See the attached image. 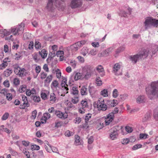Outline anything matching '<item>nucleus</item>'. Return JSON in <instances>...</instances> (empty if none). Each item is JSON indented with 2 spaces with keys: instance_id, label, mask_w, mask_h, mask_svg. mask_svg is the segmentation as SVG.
Here are the masks:
<instances>
[{
  "instance_id": "obj_1",
  "label": "nucleus",
  "mask_w": 158,
  "mask_h": 158,
  "mask_svg": "<svg viewBox=\"0 0 158 158\" xmlns=\"http://www.w3.org/2000/svg\"><path fill=\"white\" fill-rule=\"evenodd\" d=\"M146 91L150 99H153L155 97L158 98V81L152 82L150 86L146 88Z\"/></svg>"
},
{
  "instance_id": "obj_2",
  "label": "nucleus",
  "mask_w": 158,
  "mask_h": 158,
  "mask_svg": "<svg viewBox=\"0 0 158 158\" xmlns=\"http://www.w3.org/2000/svg\"><path fill=\"white\" fill-rule=\"evenodd\" d=\"M145 29L147 30L152 26L157 27H158V20L152 17H147L143 23Z\"/></svg>"
},
{
  "instance_id": "obj_3",
  "label": "nucleus",
  "mask_w": 158,
  "mask_h": 158,
  "mask_svg": "<svg viewBox=\"0 0 158 158\" xmlns=\"http://www.w3.org/2000/svg\"><path fill=\"white\" fill-rule=\"evenodd\" d=\"M149 51L148 49H144L140 51L139 54L130 56V60L134 63H136L138 60L141 59L143 56L146 57L148 56Z\"/></svg>"
},
{
  "instance_id": "obj_4",
  "label": "nucleus",
  "mask_w": 158,
  "mask_h": 158,
  "mask_svg": "<svg viewBox=\"0 0 158 158\" xmlns=\"http://www.w3.org/2000/svg\"><path fill=\"white\" fill-rule=\"evenodd\" d=\"M61 6V2L58 0H48L46 9L48 11L52 12L55 9V6L59 7Z\"/></svg>"
},
{
  "instance_id": "obj_5",
  "label": "nucleus",
  "mask_w": 158,
  "mask_h": 158,
  "mask_svg": "<svg viewBox=\"0 0 158 158\" xmlns=\"http://www.w3.org/2000/svg\"><path fill=\"white\" fill-rule=\"evenodd\" d=\"M24 27L25 24L21 23L17 27L12 28V31L13 35H19V34L23 33Z\"/></svg>"
},
{
  "instance_id": "obj_6",
  "label": "nucleus",
  "mask_w": 158,
  "mask_h": 158,
  "mask_svg": "<svg viewBox=\"0 0 158 158\" xmlns=\"http://www.w3.org/2000/svg\"><path fill=\"white\" fill-rule=\"evenodd\" d=\"M24 27L25 24L21 23L17 27L12 28V31L13 35H19V34L23 33Z\"/></svg>"
},
{
  "instance_id": "obj_7",
  "label": "nucleus",
  "mask_w": 158,
  "mask_h": 158,
  "mask_svg": "<svg viewBox=\"0 0 158 158\" xmlns=\"http://www.w3.org/2000/svg\"><path fill=\"white\" fill-rule=\"evenodd\" d=\"M121 66L119 63L115 64L113 68L112 72L115 75L118 76L122 75V70L121 69Z\"/></svg>"
},
{
  "instance_id": "obj_8",
  "label": "nucleus",
  "mask_w": 158,
  "mask_h": 158,
  "mask_svg": "<svg viewBox=\"0 0 158 158\" xmlns=\"http://www.w3.org/2000/svg\"><path fill=\"white\" fill-rule=\"evenodd\" d=\"M114 118V113L111 112L108 114L105 118V123L106 125H108L110 124L111 125L114 124L113 121Z\"/></svg>"
},
{
  "instance_id": "obj_9",
  "label": "nucleus",
  "mask_w": 158,
  "mask_h": 158,
  "mask_svg": "<svg viewBox=\"0 0 158 158\" xmlns=\"http://www.w3.org/2000/svg\"><path fill=\"white\" fill-rule=\"evenodd\" d=\"M82 3V0H71L70 6L72 9H75L81 7Z\"/></svg>"
},
{
  "instance_id": "obj_10",
  "label": "nucleus",
  "mask_w": 158,
  "mask_h": 158,
  "mask_svg": "<svg viewBox=\"0 0 158 158\" xmlns=\"http://www.w3.org/2000/svg\"><path fill=\"white\" fill-rule=\"evenodd\" d=\"M111 130L113 131L110 134V137L112 140H114L117 138L118 136V131L119 130L118 126L114 127Z\"/></svg>"
},
{
  "instance_id": "obj_11",
  "label": "nucleus",
  "mask_w": 158,
  "mask_h": 158,
  "mask_svg": "<svg viewBox=\"0 0 158 158\" xmlns=\"http://www.w3.org/2000/svg\"><path fill=\"white\" fill-rule=\"evenodd\" d=\"M107 105L105 104L104 100H99L97 102V107L99 110L105 111L107 108Z\"/></svg>"
},
{
  "instance_id": "obj_12",
  "label": "nucleus",
  "mask_w": 158,
  "mask_h": 158,
  "mask_svg": "<svg viewBox=\"0 0 158 158\" xmlns=\"http://www.w3.org/2000/svg\"><path fill=\"white\" fill-rule=\"evenodd\" d=\"M26 71L25 69L24 68H21L19 66L15 68L14 70V72L16 75L22 77L24 75V72Z\"/></svg>"
},
{
  "instance_id": "obj_13",
  "label": "nucleus",
  "mask_w": 158,
  "mask_h": 158,
  "mask_svg": "<svg viewBox=\"0 0 158 158\" xmlns=\"http://www.w3.org/2000/svg\"><path fill=\"white\" fill-rule=\"evenodd\" d=\"M55 113L56 116L60 118L65 119L67 118L68 116L67 113H64L59 110L55 111Z\"/></svg>"
},
{
  "instance_id": "obj_14",
  "label": "nucleus",
  "mask_w": 158,
  "mask_h": 158,
  "mask_svg": "<svg viewBox=\"0 0 158 158\" xmlns=\"http://www.w3.org/2000/svg\"><path fill=\"white\" fill-rule=\"evenodd\" d=\"M146 98L143 95L139 96L136 99L137 102L139 103H144L146 101Z\"/></svg>"
},
{
  "instance_id": "obj_15",
  "label": "nucleus",
  "mask_w": 158,
  "mask_h": 158,
  "mask_svg": "<svg viewBox=\"0 0 158 158\" xmlns=\"http://www.w3.org/2000/svg\"><path fill=\"white\" fill-rule=\"evenodd\" d=\"M67 83V79L66 78L64 77L61 83V86L62 87H64V89H65L66 90H69L68 88L67 87L68 85L66 84Z\"/></svg>"
},
{
  "instance_id": "obj_16",
  "label": "nucleus",
  "mask_w": 158,
  "mask_h": 158,
  "mask_svg": "<svg viewBox=\"0 0 158 158\" xmlns=\"http://www.w3.org/2000/svg\"><path fill=\"white\" fill-rule=\"evenodd\" d=\"M80 43H76L75 44L71 45L70 47V48L73 51H77L78 48L80 47Z\"/></svg>"
},
{
  "instance_id": "obj_17",
  "label": "nucleus",
  "mask_w": 158,
  "mask_h": 158,
  "mask_svg": "<svg viewBox=\"0 0 158 158\" xmlns=\"http://www.w3.org/2000/svg\"><path fill=\"white\" fill-rule=\"evenodd\" d=\"M117 101L114 99L112 100H109L107 101V104L108 106L109 105L111 107H114L116 106L117 104Z\"/></svg>"
},
{
  "instance_id": "obj_18",
  "label": "nucleus",
  "mask_w": 158,
  "mask_h": 158,
  "mask_svg": "<svg viewBox=\"0 0 158 158\" xmlns=\"http://www.w3.org/2000/svg\"><path fill=\"white\" fill-rule=\"evenodd\" d=\"M82 142V140L80 139V138L79 136L78 135L75 136L74 143L76 145H79L81 144Z\"/></svg>"
},
{
  "instance_id": "obj_19",
  "label": "nucleus",
  "mask_w": 158,
  "mask_h": 158,
  "mask_svg": "<svg viewBox=\"0 0 158 158\" xmlns=\"http://www.w3.org/2000/svg\"><path fill=\"white\" fill-rule=\"evenodd\" d=\"M39 53L43 59L45 58L48 54L47 52L44 49L42 50L41 51H39Z\"/></svg>"
},
{
  "instance_id": "obj_20",
  "label": "nucleus",
  "mask_w": 158,
  "mask_h": 158,
  "mask_svg": "<svg viewBox=\"0 0 158 158\" xmlns=\"http://www.w3.org/2000/svg\"><path fill=\"white\" fill-rule=\"evenodd\" d=\"M113 49V47H110L106 49L103 52V53L104 54V56H108L110 53L111 52Z\"/></svg>"
},
{
  "instance_id": "obj_21",
  "label": "nucleus",
  "mask_w": 158,
  "mask_h": 158,
  "mask_svg": "<svg viewBox=\"0 0 158 158\" xmlns=\"http://www.w3.org/2000/svg\"><path fill=\"white\" fill-rule=\"evenodd\" d=\"M36 90L34 88H32L31 90L30 89H27L26 90V95L28 96L31 94H36Z\"/></svg>"
},
{
  "instance_id": "obj_22",
  "label": "nucleus",
  "mask_w": 158,
  "mask_h": 158,
  "mask_svg": "<svg viewBox=\"0 0 158 158\" xmlns=\"http://www.w3.org/2000/svg\"><path fill=\"white\" fill-rule=\"evenodd\" d=\"M81 93L82 95H86L88 94L87 88L85 86L82 87L81 89Z\"/></svg>"
},
{
  "instance_id": "obj_23",
  "label": "nucleus",
  "mask_w": 158,
  "mask_h": 158,
  "mask_svg": "<svg viewBox=\"0 0 158 158\" xmlns=\"http://www.w3.org/2000/svg\"><path fill=\"white\" fill-rule=\"evenodd\" d=\"M50 116L51 115L49 113H45L44 114V116L42 117L41 120H44L45 123L46 122V120L48 119L50 117Z\"/></svg>"
},
{
  "instance_id": "obj_24",
  "label": "nucleus",
  "mask_w": 158,
  "mask_h": 158,
  "mask_svg": "<svg viewBox=\"0 0 158 158\" xmlns=\"http://www.w3.org/2000/svg\"><path fill=\"white\" fill-rule=\"evenodd\" d=\"M89 49L87 47H84L82 48L81 51V54L84 56L86 55V54L89 52Z\"/></svg>"
},
{
  "instance_id": "obj_25",
  "label": "nucleus",
  "mask_w": 158,
  "mask_h": 158,
  "mask_svg": "<svg viewBox=\"0 0 158 158\" xmlns=\"http://www.w3.org/2000/svg\"><path fill=\"white\" fill-rule=\"evenodd\" d=\"M56 56L55 52L54 51H52V52H50L48 54V58L47 59V60H51L54 57Z\"/></svg>"
},
{
  "instance_id": "obj_26",
  "label": "nucleus",
  "mask_w": 158,
  "mask_h": 158,
  "mask_svg": "<svg viewBox=\"0 0 158 158\" xmlns=\"http://www.w3.org/2000/svg\"><path fill=\"white\" fill-rule=\"evenodd\" d=\"M52 78V75H48L44 80V82L45 83L49 84L51 81Z\"/></svg>"
},
{
  "instance_id": "obj_27",
  "label": "nucleus",
  "mask_w": 158,
  "mask_h": 158,
  "mask_svg": "<svg viewBox=\"0 0 158 158\" xmlns=\"http://www.w3.org/2000/svg\"><path fill=\"white\" fill-rule=\"evenodd\" d=\"M4 73L5 76L7 77L11 74L12 73V70L10 69H7L4 71Z\"/></svg>"
},
{
  "instance_id": "obj_28",
  "label": "nucleus",
  "mask_w": 158,
  "mask_h": 158,
  "mask_svg": "<svg viewBox=\"0 0 158 158\" xmlns=\"http://www.w3.org/2000/svg\"><path fill=\"white\" fill-rule=\"evenodd\" d=\"M98 52V50L96 49L93 48L90 50L88 53L89 55H90L93 56L96 55Z\"/></svg>"
},
{
  "instance_id": "obj_29",
  "label": "nucleus",
  "mask_w": 158,
  "mask_h": 158,
  "mask_svg": "<svg viewBox=\"0 0 158 158\" xmlns=\"http://www.w3.org/2000/svg\"><path fill=\"white\" fill-rule=\"evenodd\" d=\"M29 106V104L28 102H23V104H21L20 105V109H24L25 107H28Z\"/></svg>"
},
{
  "instance_id": "obj_30",
  "label": "nucleus",
  "mask_w": 158,
  "mask_h": 158,
  "mask_svg": "<svg viewBox=\"0 0 158 158\" xmlns=\"http://www.w3.org/2000/svg\"><path fill=\"white\" fill-rule=\"evenodd\" d=\"M82 78V76L81 73H77L75 75L74 79L75 81H77Z\"/></svg>"
},
{
  "instance_id": "obj_31",
  "label": "nucleus",
  "mask_w": 158,
  "mask_h": 158,
  "mask_svg": "<svg viewBox=\"0 0 158 158\" xmlns=\"http://www.w3.org/2000/svg\"><path fill=\"white\" fill-rule=\"evenodd\" d=\"M153 116L156 120H158V107L154 110Z\"/></svg>"
},
{
  "instance_id": "obj_32",
  "label": "nucleus",
  "mask_w": 158,
  "mask_h": 158,
  "mask_svg": "<svg viewBox=\"0 0 158 158\" xmlns=\"http://www.w3.org/2000/svg\"><path fill=\"white\" fill-rule=\"evenodd\" d=\"M72 94L74 95H77L78 94V91L77 88L76 87H73L72 88Z\"/></svg>"
},
{
  "instance_id": "obj_33",
  "label": "nucleus",
  "mask_w": 158,
  "mask_h": 158,
  "mask_svg": "<svg viewBox=\"0 0 158 158\" xmlns=\"http://www.w3.org/2000/svg\"><path fill=\"white\" fill-rule=\"evenodd\" d=\"M101 94L104 97H106L108 96L107 90L104 89L101 92Z\"/></svg>"
},
{
  "instance_id": "obj_34",
  "label": "nucleus",
  "mask_w": 158,
  "mask_h": 158,
  "mask_svg": "<svg viewBox=\"0 0 158 158\" xmlns=\"http://www.w3.org/2000/svg\"><path fill=\"white\" fill-rule=\"evenodd\" d=\"M56 100V95L54 93H52L50 95V100L52 102H55Z\"/></svg>"
},
{
  "instance_id": "obj_35",
  "label": "nucleus",
  "mask_w": 158,
  "mask_h": 158,
  "mask_svg": "<svg viewBox=\"0 0 158 158\" xmlns=\"http://www.w3.org/2000/svg\"><path fill=\"white\" fill-rule=\"evenodd\" d=\"M41 47V44L38 41H36L35 43V47L36 49H39Z\"/></svg>"
},
{
  "instance_id": "obj_36",
  "label": "nucleus",
  "mask_w": 158,
  "mask_h": 158,
  "mask_svg": "<svg viewBox=\"0 0 158 158\" xmlns=\"http://www.w3.org/2000/svg\"><path fill=\"white\" fill-rule=\"evenodd\" d=\"M125 48L123 47H120L117 49L115 51L116 54H118L119 53L121 52L124 50Z\"/></svg>"
},
{
  "instance_id": "obj_37",
  "label": "nucleus",
  "mask_w": 158,
  "mask_h": 158,
  "mask_svg": "<svg viewBox=\"0 0 158 158\" xmlns=\"http://www.w3.org/2000/svg\"><path fill=\"white\" fill-rule=\"evenodd\" d=\"M59 85V84L57 81L56 80H54L52 82L51 85L52 87V86L53 87L57 88L58 87V86Z\"/></svg>"
},
{
  "instance_id": "obj_38",
  "label": "nucleus",
  "mask_w": 158,
  "mask_h": 158,
  "mask_svg": "<svg viewBox=\"0 0 158 158\" xmlns=\"http://www.w3.org/2000/svg\"><path fill=\"white\" fill-rule=\"evenodd\" d=\"M9 114L8 112H6L2 116V120H5L8 118L9 116Z\"/></svg>"
},
{
  "instance_id": "obj_39",
  "label": "nucleus",
  "mask_w": 158,
  "mask_h": 158,
  "mask_svg": "<svg viewBox=\"0 0 158 158\" xmlns=\"http://www.w3.org/2000/svg\"><path fill=\"white\" fill-rule=\"evenodd\" d=\"M148 136L146 134L141 133L139 135V138L140 139H145L148 138Z\"/></svg>"
},
{
  "instance_id": "obj_40",
  "label": "nucleus",
  "mask_w": 158,
  "mask_h": 158,
  "mask_svg": "<svg viewBox=\"0 0 158 158\" xmlns=\"http://www.w3.org/2000/svg\"><path fill=\"white\" fill-rule=\"evenodd\" d=\"M92 114H88L85 116V122L88 123L89 121V120L91 117Z\"/></svg>"
},
{
  "instance_id": "obj_41",
  "label": "nucleus",
  "mask_w": 158,
  "mask_h": 158,
  "mask_svg": "<svg viewBox=\"0 0 158 158\" xmlns=\"http://www.w3.org/2000/svg\"><path fill=\"white\" fill-rule=\"evenodd\" d=\"M79 101L78 97L77 96L74 97L72 98V102L74 104L77 103Z\"/></svg>"
},
{
  "instance_id": "obj_42",
  "label": "nucleus",
  "mask_w": 158,
  "mask_h": 158,
  "mask_svg": "<svg viewBox=\"0 0 158 158\" xmlns=\"http://www.w3.org/2000/svg\"><path fill=\"white\" fill-rule=\"evenodd\" d=\"M97 70L99 73L103 72L104 71L103 67L101 65H98L96 67Z\"/></svg>"
},
{
  "instance_id": "obj_43",
  "label": "nucleus",
  "mask_w": 158,
  "mask_h": 158,
  "mask_svg": "<svg viewBox=\"0 0 158 158\" xmlns=\"http://www.w3.org/2000/svg\"><path fill=\"white\" fill-rule=\"evenodd\" d=\"M47 75L46 73L44 72H42L40 75V78L42 80L44 79L46 77Z\"/></svg>"
},
{
  "instance_id": "obj_44",
  "label": "nucleus",
  "mask_w": 158,
  "mask_h": 158,
  "mask_svg": "<svg viewBox=\"0 0 158 158\" xmlns=\"http://www.w3.org/2000/svg\"><path fill=\"white\" fill-rule=\"evenodd\" d=\"M37 114V111L36 110H33L32 112V115L31 116V118L32 119H35V118Z\"/></svg>"
},
{
  "instance_id": "obj_45",
  "label": "nucleus",
  "mask_w": 158,
  "mask_h": 158,
  "mask_svg": "<svg viewBox=\"0 0 158 158\" xmlns=\"http://www.w3.org/2000/svg\"><path fill=\"white\" fill-rule=\"evenodd\" d=\"M81 104L82 106V108H85L88 106L87 102L86 101L82 100L81 102Z\"/></svg>"
},
{
  "instance_id": "obj_46",
  "label": "nucleus",
  "mask_w": 158,
  "mask_h": 158,
  "mask_svg": "<svg viewBox=\"0 0 158 158\" xmlns=\"http://www.w3.org/2000/svg\"><path fill=\"white\" fill-rule=\"evenodd\" d=\"M33 100L35 102H39L40 101V98L39 96H35L33 97Z\"/></svg>"
},
{
  "instance_id": "obj_47",
  "label": "nucleus",
  "mask_w": 158,
  "mask_h": 158,
  "mask_svg": "<svg viewBox=\"0 0 158 158\" xmlns=\"http://www.w3.org/2000/svg\"><path fill=\"white\" fill-rule=\"evenodd\" d=\"M142 145L141 144H137L134 145L132 147L133 150H135L138 148H141L142 147Z\"/></svg>"
},
{
  "instance_id": "obj_48",
  "label": "nucleus",
  "mask_w": 158,
  "mask_h": 158,
  "mask_svg": "<svg viewBox=\"0 0 158 158\" xmlns=\"http://www.w3.org/2000/svg\"><path fill=\"white\" fill-rule=\"evenodd\" d=\"M26 88L25 85H22L19 89V92L21 93L24 92L26 89Z\"/></svg>"
},
{
  "instance_id": "obj_49",
  "label": "nucleus",
  "mask_w": 158,
  "mask_h": 158,
  "mask_svg": "<svg viewBox=\"0 0 158 158\" xmlns=\"http://www.w3.org/2000/svg\"><path fill=\"white\" fill-rule=\"evenodd\" d=\"M94 90V88L93 86H89V91L90 94H93Z\"/></svg>"
},
{
  "instance_id": "obj_50",
  "label": "nucleus",
  "mask_w": 158,
  "mask_h": 158,
  "mask_svg": "<svg viewBox=\"0 0 158 158\" xmlns=\"http://www.w3.org/2000/svg\"><path fill=\"white\" fill-rule=\"evenodd\" d=\"M31 149L32 150H38L40 149V147L36 145H33L31 146Z\"/></svg>"
},
{
  "instance_id": "obj_51",
  "label": "nucleus",
  "mask_w": 158,
  "mask_h": 158,
  "mask_svg": "<svg viewBox=\"0 0 158 158\" xmlns=\"http://www.w3.org/2000/svg\"><path fill=\"white\" fill-rule=\"evenodd\" d=\"M126 131L128 133H131L133 131V129L132 127L129 126H126L125 127Z\"/></svg>"
},
{
  "instance_id": "obj_52",
  "label": "nucleus",
  "mask_w": 158,
  "mask_h": 158,
  "mask_svg": "<svg viewBox=\"0 0 158 158\" xmlns=\"http://www.w3.org/2000/svg\"><path fill=\"white\" fill-rule=\"evenodd\" d=\"M4 33V35L6 36H7L9 35L11 33H12V28L9 30V31H5Z\"/></svg>"
},
{
  "instance_id": "obj_53",
  "label": "nucleus",
  "mask_w": 158,
  "mask_h": 158,
  "mask_svg": "<svg viewBox=\"0 0 158 158\" xmlns=\"http://www.w3.org/2000/svg\"><path fill=\"white\" fill-rule=\"evenodd\" d=\"M118 92L117 89H115L113 92V96L114 98H116L118 96Z\"/></svg>"
},
{
  "instance_id": "obj_54",
  "label": "nucleus",
  "mask_w": 158,
  "mask_h": 158,
  "mask_svg": "<svg viewBox=\"0 0 158 158\" xmlns=\"http://www.w3.org/2000/svg\"><path fill=\"white\" fill-rule=\"evenodd\" d=\"M96 81L97 82V85H102V81L99 77H98L96 78Z\"/></svg>"
},
{
  "instance_id": "obj_55",
  "label": "nucleus",
  "mask_w": 158,
  "mask_h": 158,
  "mask_svg": "<svg viewBox=\"0 0 158 158\" xmlns=\"http://www.w3.org/2000/svg\"><path fill=\"white\" fill-rule=\"evenodd\" d=\"M13 82L14 84L16 85H18L19 84V80L17 78H15L14 79Z\"/></svg>"
},
{
  "instance_id": "obj_56",
  "label": "nucleus",
  "mask_w": 158,
  "mask_h": 158,
  "mask_svg": "<svg viewBox=\"0 0 158 158\" xmlns=\"http://www.w3.org/2000/svg\"><path fill=\"white\" fill-rule=\"evenodd\" d=\"M38 56L36 53H34L33 55V57L34 59L36 62L38 61L40 59L38 58Z\"/></svg>"
},
{
  "instance_id": "obj_57",
  "label": "nucleus",
  "mask_w": 158,
  "mask_h": 158,
  "mask_svg": "<svg viewBox=\"0 0 158 158\" xmlns=\"http://www.w3.org/2000/svg\"><path fill=\"white\" fill-rule=\"evenodd\" d=\"M6 98L9 101L11 100L12 98V94L10 93H8L7 94Z\"/></svg>"
},
{
  "instance_id": "obj_58",
  "label": "nucleus",
  "mask_w": 158,
  "mask_h": 158,
  "mask_svg": "<svg viewBox=\"0 0 158 158\" xmlns=\"http://www.w3.org/2000/svg\"><path fill=\"white\" fill-rule=\"evenodd\" d=\"M41 96L42 98L45 100L47 99V95L44 92H42L41 94Z\"/></svg>"
},
{
  "instance_id": "obj_59",
  "label": "nucleus",
  "mask_w": 158,
  "mask_h": 158,
  "mask_svg": "<svg viewBox=\"0 0 158 158\" xmlns=\"http://www.w3.org/2000/svg\"><path fill=\"white\" fill-rule=\"evenodd\" d=\"M41 67L40 66H37L35 68L36 72L38 74L41 71Z\"/></svg>"
},
{
  "instance_id": "obj_60",
  "label": "nucleus",
  "mask_w": 158,
  "mask_h": 158,
  "mask_svg": "<svg viewBox=\"0 0 158 158\" xmlns=\"http://www.w3.org/2000/svg\"><path fill=\"white\" fill-rule=\"evenodd\" d=\"M62 122H58L55 123V127L58 128L62 126Z\"/></svg>"
},
{
  "instance_id": "obj_61",
  "label": "nucleus",
  "mask_w": 158,
  "mask_h": 158,
  "mask_svg": "<svg viewBox=\"0 0 158 158\" xmlns=\"http://www.w3.org/2000/svg\"><path fill=\"white\" fill-rule=\"evenodd\" d=\"M56 76L57 78H60L61 76V72L59 69H57L56 71Z\"/></svg>"
},
{
  "instance_id": "obj_62",
  "label": "nucleus",
  "mask_w": 158,
  "mask_h": 158,
  "mask_svg": "<svg viewBox=\"0 0 158 158\" xmlns=\"http://www.w3.org/2000/svg\"><path fill=\"white\" fill-rule=\"evenodd\" d=\"M3 85H5V86L7 87H8L10 86V84L9 83V81L8 80H6L3 83Z\"/></svg>"
},
{
  "instance_id": "obj_63",
  "label": "nucleus",
  "mask_w": 158,
  "mask_h": 158,
  "mask_svg": "<svg viewBox=\"0 0 158 158\" xmlns=\"http://www.w3.org/2000/svg\"><path fill=\"white\" fill-rule=\"evenodd\" d=\"M92 46L94 48H98L99 46V44L98 42H93L92 43Z\"/></svg>"
},
{
  "instance_id": "obj_64",
  "label": "nucleus",
  "mask_w": 158,
  "mask_h": 158,
  "mask_svg": "<svg viewBox=\"0 0 158 158\" xmlns=\"http://www.w3.org/2000/svg\"><path fill=\"white\" fill-rule=\"evenodd\" d=\"M74 121L75 123H77L78 124L81 122V119L80 117H78L75 118Z\"/></svg>"
}]
</instances>
